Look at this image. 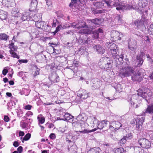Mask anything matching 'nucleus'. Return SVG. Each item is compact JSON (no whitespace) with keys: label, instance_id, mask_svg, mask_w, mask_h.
I'll list each match as a JSON object with an SVG mask.
<instances>
[{"label":"nucleus","instance_id":"58836bf2","mask_svg":"<svg viewBox=\"0 0 153 153\" xmlns=\"http://www.w3.org/2000/svg\"><path fill=\"white\" fill-rule=\"evenodd\" d=\"M114 151L115 153H123L124 152V149L121 147L115 148Z\"/></svg>","mask_w":153,"mask_h":153},{"label":"nucleus","instance_id":"1a4fd4ad","mask_svg":"<svg viewBox=\"0 0 153 153\" xmlns=\"http://www.w3.org/2000/svg\"><path fill=\"white\" fill-rule=\"evenodd\" d=\"M149 114L152 116V120H153V104L149 105L147 108L143 111L142 115L143 116L148 115Z\"/></svg>","mask_w":153,"mask_h":153},{"label":"nucleus","instance_id":"0e129e2a","mask_svg":"<svg viewBox=\"0 0 153 153\" xmlns=\"http://www.w3.org/2000/svg\"><path fill=\"white\" fill-rule=\"evenodd\" d=\"M10 53L11 54H12L13 57H16L17 54L16 53H15V52L12 50H10Z\"/></svg>","mask_w":153,"mask_h":153},{"label":"nucleus","instance_id":"79ce46f5","mask_svg":"<svg viewBox=\"0 0 153 153\" xmlns=\"http://www.w3.org/2000/svg\"><path fill=\"white\" fill-rule=\"evenodd\" d=\"M146 39L144 42V43L146 47H149L151 45V43L150 39L148 36L146 37Z\"/></svg>","mask_w":153,"mask_h":153},{"label":"nucleus","instance_id":"dca6fc26","mask_svg":"<svg viewBox=\"0 0 153 153\" xmlns=\"http://www.w3.org/2000/svg\"><path fill=\"white\" fill-rule=\"evenodd\" d=\"M91 11L92 13L94 14H96L105 13L107 12L108 10H107L106 9L98 10L97 8L95 9L94 7H91Z\"/></svg>","mask_w":153,"mask_h":153},{"label":"nucleus","instance_id":"f704fd0d","mask_svg":"<svg viewBox=\"0 0 153 153\" xmlns=\"http://www.w3.org/2000/svg\"><path fill=\"white\" fill-rule=\"evenodd\" d=\"M97 128H95L94 129H93L92 130H88L87 129H84L83 130H82L81 131H79V132L81 133H91L92 132H94L96 131L97 130Z\"/></svg>","mask_w":153,"mask_h":153},{"label":"nucleus","instance_id":"9d476101","mask_svg":"<svg viewBox=\"0 0 153 153\" xmlns=\"http://www.w3.org/2000/svg\"><path fill=\"white\" fill-rule=\"evenodd\" d=\"M131 80L134 82L137 81L140 82L142 79V77L141 76V72L139 70L133 74V75L131 76Z\"/></svg>","mask_w":153,"mask_h":153},{"label":"nucleus","instance_id":"37998d69","mask_svg":"<svg viewBox=\"0 0 153 153\" xmlns=\"http://www.w3.org/2000/svg\"><path fill=\"white\" fill-rule=\"evenodd\" d=\"M127 139H126V137H124L120 140L119 142L118 143L120 145H122L123 144L125 143L126 142Z\"/></svg>","mask_w":153,"mask_h":153},{"label":"nucleus","instance_id":"de8ad7c7","mask_svg":"<svg viewBox=\"0 0 153 153\" xmlns=\"http://www.w3.org/2000/svg\"><path fill=\"white\" fill-rule=\"evenodd\" d=\"M78 0H71V2L70 3L69 6L71 8H72L74 4L77 3ZM78 1H79V0H78Z\"/></svg>","mask_w":153,"mask_h":153},{"label":"nucleus","instance_id":"7c9ffc66","mask_svg":"<svg viewBox=\"0 0 153 153\" xmlns=\"http://www.w3.org/2000/svg\"><path fill=\"white\" fill-rule=\"evenodd\" d=\"M103 1L106 4L107 7L108 9H111L113 7V5L111 4L112 1L111 0H104Z\"/></svg>","mask_w":153,"mask_h":153},{"label":"nucleus","instance_id":"473e14b6","mask_svg":"<svg viewBox=\"0 0 153 153\" xmlns=\"http://www.w3.org/2000/svg\"><path fill=\"white\" fill-rule=\"evenodd\" d=\"M20 125L23 128L25 129H27L30 128V126L29 125L28 123L24 122H21Z\"/></svg>","mask_w":153,"mask_h":153},{"label":"nucleus","instance_id":"052dcab7","mask_svg":"<svg viewBox=\"0 0 153 153\" xmlns=\"http://www.w3.org/2000/svg\"><path fill=\"white\" fill-rule=\"evenodd\" d=\"M66 114V113H64L62 111H60L59 113L60 117H61L63 119V120L65 118V114Z\"/></svg>","mask_w":153,"mask_h":153},{"label":"nucleus","instance_id":"f8f14e48","mask_svg":"<svg viewBox=\"0 0 153 153\" xmlns=\"http://www.w3.org/2000/svg\"><path fill=\"white\" fill-rule=\"evenodd\" d=\"M94 51L97 53L102 55L105 52V49L101 45H97L93 46Z\"/></svg>","mask_w":153,"mask_h":153},{"label":"nucleus","instance_id":"7ed1b4c3","mask_svg":"<svg viewBox=\"0 0 153 153\" xmlns=\"http://www.w3.org/2000/svg\"><path fill=\"white\" fill-rule=\"evenodd\" d=\"M69 27L73 28L80 29L82 28L88 27V25H86V23L84 21L78 20L75 22L70 23Z\"/></svg>","mask_w":153,"mask_h":153},{"label":"nucleus","instance_id":"4468645a","mask_svg":"<svg viewBox=\"0 0 153 153\" xmlns=\"http://www.w3.org/2000/svg\"><path fill=\"white\" fill-rule=\"evenodd\" d=\"M49 78L51 81L53 82H58L60 80L59 76L55 72H54L51 73L49 75Z\"/></svg>","mask_w":153,"mask_h":153},{"label":"nucleus","instance_id":"4d7b16f0","mask_svg":"<svg viewBox=\"0 0 153 153\" xmlns=\"http://www.w3.org/2000/svg\"><path fill=\"white\" fill-rule=\"evenodd\" d=\"M108 123L110 124V122L105 120H102L101 123V124H102L103 126L104 125V126H106V125Z\"/></svg>","mask_w":153,"mask_h":153},{"label":"nucleus","instance_id":"412c9836","mask_svg":"<svg viewBox=\"0 0 153 153\" xmlns=\"http://www.w3.org/2000/svg\"><path fill=\"white\" fill-rule=\"evenodd\" d=\"M37 4V1L36 0H33L31 2L30 8L29 9V11L33 12L36 9Z\"/></svg>","mask_w":153,"mask_h":153},{"label":"nucleus","instance_id":"774afa93","mask_svg":"<svg viewBox=\"0 0 153 153\" xmlns=\"http://www.w3.org/2000/svg\"><path fill=\"white\" fill-rule=\"evenodd\" d=\"M73 63L76 67H78L79 65V62L76 60H74Z\"/></svg>","mask_w":153,"mask_h":153},{"label":"nucleus","instance_id":"3c124183","mask_svg":"<svg viewBox=\"0 0 153 153\" xmlns=\"http://www.w3.org/2000/svg\"><path fill=\"white\" fill-rule=\"evenodd\" d=\"M31 137V134L29 133L27 134L24 137V138L25 141L28 140Z\"/></svg>","mask_w":153,"mask_h":153},{"label":"nucleus","instance_id":"9b49d317","mask_svg":"<svg viewBox=\"0 0 153 153\" xmlns=\"http://www.w3.org/2000/svg\"><path fill=\"white\" fill-rule=\"evenodd\" d=\"M128 48L132 51H135L137 48V42L135 40H130L128 41Z\"/></svg>","mask_w":153,"mask_h":153},{"label":"nucleus","instance_id":"f03ea898","mask_svg":"<svg viewBox=\"0 0 153 153\" xmlns=\"http://www.w3.org/2000/svg\"><path fill=\"white\" fill-rule=\"evenodd\" d=\"M148 20L144 17L142 16V19L140 20H136L134 22L135 25L137 28L142 30L146 28L145 25L148 23Z\"/></svg>","mask_w":153,"mask_h":153},{"label":"nucleus","instance_id":"423d86ee","mask_svg":"<svg viewBox=\"0 0 153 153\" xmlns=\"http://www.w3.org/2000/svg\"><path fill=\"white\" fill-rule=\"evenodd\" d=\"M112 57L114 59V62L115 63L116 67L119 68L120 65L123 63V55L121 54L119 55L117 54L113 55Z\"/></svg>","mask_w":153,"mask_h":153},{"label":"nucleus","instance_id":"bf43d9fd","mask_svg":"<svg viewBox=\"0 0 153 153\" xmlns=\"http://www.w3.org/2000/svg\"><path fill=\"white\" fill-rule=\"evenodd\" d=\"M97 128L100 129H102V128L104 127V126L102 125V124H101V123H100V122L98 123V125L97 126H96Z\"/></svg>","mask_w":153,"mask_h":153},{"label":"nucleus","instance_id":"a18cd8bd","mask_svg":"<svg viewBox=\"0 0 153 153\" xmlns=\"http://www.w3.org/2000/svg\"><path fill=\"white\" fill-rule=\"evenodd\" d=\"M33 115V113L30 111H28L25 114V116H24L23 117V118H26L27 119H28L27 117H30L31 116H32Z\"/></svg>","mask_w":153,"mask_h":153},{"label":"nucleus","instance_id":"bb28decb","mask_svg":"<svg viewBox=\"0 0 153 153\" xmlns=\"http://www.w3.org/2000/svg\"><path fill=\"white\" fill-rule=\"evenodd\" d=\"M73 117V116L67 113L65 114V118L63 120H67L69 122H73L74 120Z\"/></svg>","mask_w":153,"mask_h":153},{"label":"nucleus","instance_id":"6ab92c4d","mask_svg":"<svg viewBox=\"0 0 153 153\" xmlns=\"http://www.w3.org/2000/svg\"><path fill=\"white\" fill-rule=\"evenodd\" d=\"M87 22L88 23H89L88 26L91 27H92L94 25H97L100 23V20L99 19L96 18L91 20H88Z\"/></svg>","mask_w":153,"mask_h":153},{"label":"nucleus","instance_id":"a878e982","mask_svg":"<svg viewBox=\"0 0 153 153\" xmlns=\"http://www.w3.org/2000/svg\"><path fill=\"white\" fill-rule=\"evenodd\" d=\"M148 2L146 0H139L138 5L139 7L143 8L146 6Z\"/></svg>","mask_w":153,"mask_h":153},{"label":"nucleus","instance_id":"13d9d810","mask_svg":"<svg viewBox=\"0 0 153 153\" xmlns=\"http://www.w3.org/2000/svg\"><path fill=\"white\" fill-rule=\"evenodd\" d=\"M46 126H48V127L49 128H53L54 127V125L52 123H47L46 124Z\"/></svg>","mask_w":153,"mask_h":153},{"label":"nucleus","instance_id":"2f4dec72","mask_svg":"<svg viewBox=\"0 0 153 153\" xmlns=\"http://www.w3.org/2000/svg\"><path fill=\"white\" fill-rule=\"evenodd\" d=\"M77 118L82 121H84L87 119V117L84 114H79L77 117Z\"/></svg>","mask_w":153,"mask_h":153},{"label":"nucleus","instance_id":"49530a36","mask_svg":"<svg viewBox=\"0 0 153 153\" xmlns=\"http://www.w3.org/2000/svg\"><path fill=\"white\" fill-rule=\"evenodd\" d=\"M134 150L135 153H143V150L140 148L136 147Z\"/></svg>","mask_w":153,"mask_h":153},{"label":"nucleus","instance_id":"a211bd4d","mask_svg":"<svg viewBox=\"0 0 153 153\" xmlns=\"http://www.w3.org/2000/svg\"><path fill=\"white\" fill-rule=\"evenodd\" d=\"M123 5L119 0H118L117 1H116L113 4V7H116V9L118 10H122L124 9V8H123Z\"/></svg>","mask_w":153,"mask_h":153},{"label":"nucleus","instance_id":"cd10ccee","mask_svg":"<svg viewBox=\"0 0 153 153\" xmlns=\"http://www.w3.org/2000/svg\"><path fill=\"white\" fill-rule=\"evenodd\" d=\"M45 23L44 22H36L35 26L39 28H41L43 30V27L45 25Z\"/></svg>","mask_w":153,"mask_h":153},{"label":"nucleus","instance_id":"0eeeda50","mask_svg":"<svg viewBox=\"0 0 153 153\" xmlns=\"http://www.w3.org/2000/svg\"><path fill=\"white\" fill-rule=\"evenodd\" d=\"M111 36L114 41H117L121 40L123 35L122 33L116 30H113L111 32Z\"/></svg>","mask_w":153,"mask_h":153},{"label":"nucleus","instance_id":"aec40b11","mask_svg":"<svg viewBox=\"0 0 153 153\" xmlns=\"http://www.w3.org/2000/svg\"><path fill=\"white\" fill-rule=\"evenodd\" d=\"M135 96V95H128V97L127 98V100L128 102L131 105L133 106V107L136 108H137L138 107V106L137 104H136L135 105V103L134 102V101H133L132 100V97H134Z\"/></svg>","mask_w":153,"mask_h":153},{"label":"nucleus","instance_id":"6e6d98bb","mask_svg":"<svg viewBox=\"0 0 153 153\" xmlns=\"http://www.w3.org/2000/svg\"><path fill=\"white\" fill-rule=\"evenodd\" d=\"M95 33H97L99 35V33H103V31L101 29L99 28L98 29L95 30L94 31Z\"/></svg>","mask_w":153,"mask_h":153},{"label":"nucleus","instance_id":"09e8293b","mask_svg":"<svg viewBox=\"0 0 153 153\" xmlns=\"http://www.w3.org/2000/svg\"><path fill=\"white\" fill-rule=\"evenodd\" d=\"M38 121L39 122V124L41 123V124H43V123L45 121V118L43 117H38Z\"/></svg>","mask_w":153,"mask_h":153},{"label":"nucleus","instance_id":"e2e57ef3","mask_svg":"<svg viewBox=\"0 0 153 153\" xmlns=\"http://www.w3.org/2000/svg\"><path fill=\"white\" fill-rule=\"evenodd\" d=\"M57 16L60 18H62L63 16V14L61 12V11H58L57 12Z\"/></svg>","mask_w":153,"mask_h":153},{"label":"nucleus","instance_id":"e433bc0d","mask_svg":"<svg viewBox=\"0 0 153 153\" xmlns=\"http://www.w3.org/2000/svg\"><path fill=\"white\" fill-rule=\"evenodd\" d=\"M131 4L132 5V9L137 10L139 9V6L138 5L137 6V4H136L135 2L134 1L131 2Z\"/></svg>","mask_w":153,"mask_h":153},{"label":"nucleus","instance_id":"c756f323","mask_svg":"<svg viewBox=\"0 0 153 153\" xmlns=\"http://www.w3.org/2000/svg\"><path fill=\"white\" fill-rule=\"evenodd\" d=\"M121 17L119 15H117L114 19V21L116 23H120L122 22Z\"/></svg>","mask_w":153,"mask_h":153},{"label":"nucleus","instance_id":"603ef678","mask_svg":"<svg viewBox=\"0 0 153 153\" xmlns=\"http://www.w3.org/2000/svg\"><path fill=\"white\" fill-rule=\"evenodd\" d=\"M126 137V139H131L132 138V135L131 133L126 134V136H124Z\"/></svg>","mask_w":153,"mask_h":153},{"label":"nucleus","instance_id":"c85d7f7f","mask_svg":"<svg viewBox=\"0 0 153 153\" xmlns=\"http://www.w3.org/2000/svg\"><path fill=\"white\" fill-rule=\"evenodd\" d=\"M113 62L111 60H109L108 62L106 63L105 61L103 62V64H104L105 66H104V68H111L112 66Z\"/></svg>","mask_w":153,"mask_h":153},{"label":"nucleus","instance_id":"69168bd1","mask_svg":"<svg viewBox=\"0 0 153 153\" xmlns=\"http://www.w3.org/2000/svg\"><path fill=\"white\" fill-rule=\"evenodd\" d=\"M71 137V136L69 135L66 138V140L68 142V143H72V141L70 139V138Z\"/></svg>","mask_w":153,"mask_h":153},{"label":"nucleus","instance_id":"39448f33","mask_svg":"<svg viewBox=\"0 0 153 153\" xmlns=\"http://www.w3.org/2000/svg\"><path fill=\"white\" fill-rule=\"evenodd\" d=\"M138 143L143 148L148 149L151 146L150 142L145 138H141L139 139Z\"/></svg>","mask_w":153,"mask_h":153},{"label":"nucleus","instance_id":"b1692460","mask_svg":"<svg viewBox=\"0 0 153 153\" xmlns=\"http://www.w3.org/2000/svg\"><path fill=\"white\" fill-rule=\"evenodd\" d=\"M110 124L114 125L115 128L117 129V130L119 129L120 127L122 126V124L119 121H115L114 120H113L110 122Z\"/></svg>","mask_w":153,"mask_h":153},{"label":"nucleus","instance_id":"f3484780","mask_svg":"<svg viewBox=\"0 0 153 153\" xmlns=\"http://www.w3.org/2000/svg\"><path fill=\"white\" fill-rule=\"evenodd\" d=\"M89 27H90L88 26V27H85L79 31V33L84 34H91L92 32V31L91 29L89 28ZM90 28H91V27H90Z\"/></svg>","mask_w":153,"mask_h":153},{"label":"nucleus","instance_id":"680f3d73","mask_svg":"<svg viewBox=\"0 0 153 153\" xmlns=\"http://www.w3.org/2000/svg\"><path fill=\"white\" fill-rule=\"evenodd\" d=\"M23 111L21 110L17 112V115L19 117L22 116Z\"/></svg>","mask_w":153,"mask_h":153},{"label":"nucleus","instance_id":"338daca9","mask_svg":"<svg viewBox=\"0 0 153 153\" xmlns=\"http://www.w3.org/2000/svg\"><path fill=\"white\" fill-rule=\"evenodd\" d=\"M50 138L52 139H54L56 138L55 135L54 133H51L50 135Z\"/></svg>","mask_w":153,"mask_h":153},{"label":"nucleus","instance_id":"c03bdc74","mask_svg":"<svg viewBox=\"0 0 153 153\" xmlns=\"http://www.w3.org/2000/svg\"><path fill=\"white\" fill-rule=\"evenodd\" d=\"M143 123H141V122H140V121L138 120H136V128L139 129L140 128L142 127V125Z\"/></svg>","mask_w":153,"mask_h":153},{"label":"nucleus","instance_id":"8fccbe9b","mask_svg":"<svg viewBox=\"0 0 153 153\" xmlns=\"http://www.w3.org/2000/svg\"><path fill=\"white\" fill-rule=\"evenodd\" d=\"M148 30L149 33L153 35V24L150 25Z\"/></svg>","mask_w":153,"mask_h":153},{"label":"nucleus","instance_id":"5fc2aeb1","mask_svg":"<svg viewBox=\"0 0 153 153\" xmlns=\"http://www.w3.org/2000/svg\"><path fill=\"white\" fill-rule=\"evenodd\" d=\"M137 60L138 61L137 62L138 63L137 64V66L138 67H140L141 65L142 64L143 62V59H137Z\"/></svg>","mask_w":153,"mask_h":153},{"label":"nucleus","instance_id":"72a5a7b5","mask_svg":"<svg viewBox=\"0 0 153 153\" xmlns=\"http://www.w3.org/2000/svg\"><path fill=\"white\" fill-rule=\"evenodd\" d=\"M100 149L99 148H92L89 151L88 153H99Z\"/></svg>","mask_w":153,"mask_h":153},{"label":"nucleus","instance_id":"5701e85b","mask_svg":"<svg viewBox=\"0 0 153 153\" xmlns=\"http://www.w3.org/2000/svg\"><path fill=\"white\" fill-rule=\"evenodd\" d=\"M77 149L76 145L73 143L72 146L68 148V150L71 153H76Z\"/></svg>","mask_w":153,"mask_h":153},{"label":"nucleus","instance_id":"393cba45","mask_svg":"<svg viewBox=\"0 0 153 153\" xmlns=\"http://www.w3.org/2000/svg\"><path fill=\"white\" fill-rule=\"evenodd\" d=\"M100 123V121L96 118L95 117H94L93 118L91 119V123L90 124L91 126L94 127L95 126H97L98 123Z\"/></svg>","mask_w":153,"mask_h":153},{"label":"nucleus","instance_id":"a19ab883","mask_svg":"<svg viewBox=\"0 0 153 153\" xmlns=\"http://www.w3.org/2000/svg\"><path fill=\"white\" fill-rule=\"evenodd\" d=\"M8 38V36L5 33H2L0 35V38L1 40H6Z\"/></svg>","mask_w":153,"mask_h":153},{"label":"nucleus","instance_id":"864d4df0","mask_svg":"<svg viewBox=\"0 0 153 153\" xmlns=\"http://www.w3.org/2000/svg\"><path fill=\"white\" fill-rule=\"evenodd\" d=\"M36 69L34 73L33 74V76L34 77H35L36 76L39 75V71L40 70L39 69V68H37L36 65Z\"/></svg>","mask_w":153,"mask_h":153},{"label":"nucleus","instance_id":"ddd939ff","mask_svg":"<svg viewBox=\"0 0 153 153\" xmlns=\"http://www.w3.org/2000/svg\"><path fill=\"white\" fill-rule=\"evenodd\" d=\"M91 94L90 93H87L85 90H82L79 91L78 93V96L81 99H85L90 96Z\"/></svg>","mask_w":153,"mask_h":153},{"label":"nucleus","instance_id":"20e7f679","mask_svg":"<svg viewBox=\"0 0 153 153\" xmlns=\"http://www.w3.org/2000/svg\"><path fill=\"white\" fill-rule=\"evenodd\" d=\"M149 90V89L148 88L143 87L137 91V94L138 96L141 97L147 101L149 99V96L147 92Z\"/></svg>","mask_w":153,"mask_h":153},{"label":"nucleus","instance_id":"2eb2a0df","mask_svg":"<svg viewBox=\"0 0 153 153\" xmlns=\"http://www.w3.org/2000/svg\"><path fill=\"white\" fill-rule=\"evenodd\" d=\"M31 12L29 11L25 12L24 14H23L22 17L21 18L22 21H25L26 20H29L30 19H31L33 16V14L31 13Z\"/></svg>","mask_w":153,"mask_h":153},{"label":"nucleus","instance_id":"f257e3e1","mask_svg":"<svg viewBox=\"0 0 153 153\" xmlns=\"http://www.w3.org/2000/svg\"><path fill=\"white\" fill-rule=\"evenodd\" d=\"M134 71L132 67L129 66L123 67L120 71V74L122 76L128 77L133 73Z\"/></svg>","mask_w":153,"mask_h":153},{"label":"nucleus","instance_id":"c9c22d12","mask_svg":"<svg viewBox=\"0 0 153 153\" xmlns=\"http://www.w3.org/2000/svg\"><path fill=\"white\" fill-rule=\"evenodd\" d=\"M146 57L145 53L142 52H140V53L137 56V59H143V58H145Z\"/></svg>","mask_w":153,"mask_h":153},{"label":"nucleus","instance_id":"4c0bfd02","mask_svg":"<svg viewBox=\"0 0 153 153\" xmlns=\"http://www.w3.org/2000/svg\"><path fill=\"white\" fill-rule=\"evenodd\" d=\"M51 26L48 25H46L45 23L43 27V30L46 32H48L51 30Z\"/></svg>","mask_w":153,"mask_h":153},{"label":"nucleus","instance_id":"6e6552de","mask_svg":"<svg viewBox=\"0 0 153 153\" xmlns=\"http://www.w3.org/2000/svg\"><path fill=\"white\" fill-rule=\"evenodd\" d=\"M109 51L112 54L115 55L117 54L118 50V48L115 44L113 43H110L108 45Z\"/></svg>","mask_w":153,"mask_h":153},{"label":"nucleus","instance_id":"4be33fe9","mask_svg":"<svg viewBox=\"0 0 153 153\" xmlns=\"http://www.w3.org/2000/svg\"><path fill=\"white\" fill-rule=\"evenodd\" d=\"M104 3L100 1L94 2L93 3V5L98 9H102L104 6Z\"/></svg>","mask_w":153,"mask_h":153},{"label":"nucleus","instance_id":"ea45409f","mask_svg":"<svg viewBox=\"0 0 153 153\" xmlns=\"http://www.w3.org/2000/svg\"><path fill=\"white\" fill-rule=\"evenodd\" d=\"M123 8H124V9L122 10H132L131 3L126 4L125 6L123 5Z\"/></svg>","mask_w":153,"mask_h":153}]
</instances>
